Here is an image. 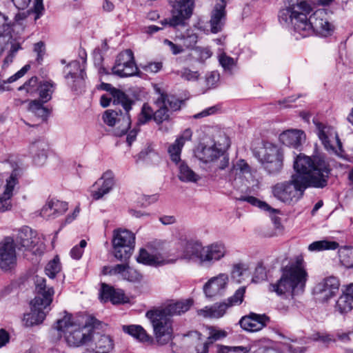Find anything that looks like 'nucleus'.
Wrapping results in <instances>:
<instances>
[{
	"label": "nucleus",
	"instance_id": "obj_1",
	"mask_svg": "<svg viewBox=\"0 0 353 353\" xmlns=\"http://www.w3.org/2000/svg\"><path fill=\"white\" fill-rule=\"evenodd\" d=\"M312 10L307 1L292 0L289 6L280 10L279 20L283 26L293 28L302 37L314 33L322 37L330 35L334 26L328 21L326 12L319 9L307 18Z\"/></svg>",
	"mask_w": 353,
	"mask_h": 353
},
{
	"label": "nucleus",
	"instance_id": "obj_2",
	"mask_svg": "<svg viewBox=\"0 0 353 353\" xmlns=\"http://www.w3.org/2000/svg\"><path fill=\"white\" fill-rule=\"evenodd\" d=\"M99 325L100 321L93 316H87L83 323L65 312L64 316L57 321L53 328L57 332L58 337L63 335L70 346L79 347L92 340L94 337V330Z\"/></svg>",
	"mask_w": 353,
	"mask_h": 353
},
{
	"label": "nucleus",
	"instance_id": "obj_3",
	"mask_svg": "<svg viewBox=\"0 0 353 353\" xmlns=\"http://www.w3.org/2000/svg\"><path fill=\"white\" fill-rule=\"evenodd\" d=\"M293 168L292 175L301 179L309 188H323L327 185L330 169L328 163L321 156L300 153L294 159Z\"/></svg>",
	"mask_w": 353,
	"mask_h": 353
},
{
	"label": "nucleus",
	"instance_id": "obj_4",
	"mask_svg": "<svg viewBox=\"0 0 353 353\" xmlns=\"http://www.w3.org/2000/svg\"><path fill=\"white\" fill-rule=\"evenodd\" d=\"M280 278L269 285V291L282 298L294 296L304 291L308 274L301 257L281 268Z\"/></svg>",
	"mask_w": 353,
	"mask_h": 353
},
{
	"label": "nucleus",
	"instance_id": "obj_5",
	"mask_svg": "<svg viewBox=\"0 0 353 353\" xmlns=\"http://www.w3.org/2000/svg\"><path fill=\"white\" fill-rule=\"evenodd\" d=\"M36 296L30 302L31 311L23 316L26 326L41 323L50 311L54 290L47 286L46 279L36 276L34 280Z\"/></svg>",
	"mask_w": 353,
	"mask_h": 353
},
{
	"label": "nucleus",
	"instance_id": "obj_6",
	"mask_svg": "<svg viewBox=\"0 0 353 353\" xmlns=\"http://www.w3.org/2000/svg\"><path fill=\"white\" fill-rule=\"evenodd\" d=\"M228 252L225 245L221 242L203 246L199 241L188 240L185 242L183 258L194 261L202 267H210L224 259Z\"/></svg>",
	"mask_w": 353,
	"mask_h": 353
},
{
	"label": "nucleus",
	"instance_id": "obj_7",
	"mask_svg": "<svg viewBox=\"0 0 353 353\" xmlns=\"http://www.w3.org/2000/svg\"><path fill=\"white\" fill-rule=\"evenodd\" d=\"M111 94L113 103L121 105L124 112L121 110L117 112L113 110H107L103 115V119L108 125L115 127L114 133L116 136L121 137L125 134L130 128L131 119L129 111L131 110L134 101L123 92L116 88H112Z\"/></svg>",
	"mask_w": 353,
	"mask_h": 353
},
{
	"label": "nucleus",
	"instance_id": "obj_8",
	"mask_svg": "<svg viewBox=\"0 0 353 353\" xmlns=\"http://www.w3.org/2000/svg\"><path fill=\"white\" fill-rule=\"evenodd\" d=\"M307 188L301 179L292 175L289 181L274 185L272 194L279 201L288 205H293L301 199Z\"/></svg>",
	"mask_w": 353,
	"mask_h": 353
},
{
	"label": "nucleus",
	"instance_id": "obj_9",
	"mask_svg": "<svg viewBox=\"0 0 353 353\" xmlns=\"http://www.w3.org/2000/svg\"><path fill=\"white\" fill-rule=\"evenodd\" d=\"M254 155L270 174H277L283 168V155L276 145L265 142Z\"/></svg>",
	"mask_w": 353,
	"mask_h": 353
},
{
	"label": "nucleus",
	"instance_id": "obj_10",
	"mask_svg": "<svg viewBox=\"0 0 353 353\" xmlns=\"http://www.w3.org/2000/svg\"><path fill=\"white\" fill-rule=\"evenodd\" d=\"M146 317L150 321L157 343L163 345L172 339V321L161 308L151 310L146 312Z\"/></svg>",
	"mask_w": 353,
	"mask_h": 353
},
{
	"label": "nucleus",
	"instance_id": "obj_11",
	"mask_svg": "<svg viewBox=\"0 0 353 353\" xmlns=\"http://www.w3.org/2000/svg\"><path fill=\"white\" fill-rule=\"evenodd\" d=\"M112 243L114 257L121 261H126L134 248V234L125 229L114 230Z\"/></svg>",
	"mask_w": 353,
	"mask_h": 353
},
{
	"label": "nucleus",
	"instance_id": "obj_12",
	"mask_svg": "<svg viewBox=\"0 0 353 353\" xmlns=\"http://www.w3.org/2000/svg\"><path fill=\"white\" fill-rule=\"evenodd\" d=\"M171 5L172 17L165 19L161 23L163 26L176 27L183 26L185 21L189 19L193 11L194 3L193 0H168Z\"/></svg>",
	"mask_w": 353,
	"mask_h": 353
},
{
	"label": "nucleus",
	"instance_id": "obj_13",
	"mask_svg": "<svg viewBox=\"0 0 353 353\" xmlns=\"http://www.w3.org/2000/svg\"><path fill=\"white\" fill-rule=\"evenodd\" d=\"M195 156L204 163H212L214 170H223L229 164V158L216 144L199 145Z\"/></svg>",
	"mask_w": 353,
	"mask_h": 353
},
{
	"label": "nucleus",
	"instance_id": "obj_14",
	"mask_svg": "<svg viewBox=\"0 0 353 353\" xmlns=\"http://www.w3.org/2000/svg\"><path fill=\"white\" fill-rule=\"evenodd\" d=\"M14 241L19 250L31 251L35 254L40 253L43 248L37 232L28 226H23L18 230Z\"/></svg>",
	"mask_w": 353,
	"mask_h": 353
},
{
	"label": "nucleus",
	"instance_id": "obj_15",
	"mask_svg": "<svg viewBox=\"0 0 353 353\" xmlns=\"http://www.w3.org/2000/svg\"><path fill=\"white\" fill-rule=\"evenodd\" d=\"M112 71L114 74L120 77L133 76L137 72V67L131 50H125L119 54Z\"/></svg>",
	"mask_w": 353,
	"mask_h": 353
},
{
	"label": "nucleus",
	"instance_id": "obj_16",
	"mask_svg": "<svg viewBox=\"0 0 353 353\" xmlns=\"http://www.w3.org/2000/svg\"><path fill=\"white\" fill-rule=\"evenodd\" d=\"M182 101L173 95L164 93L159 94L156 103L159 109L154 112V119L157 123H162L168 119V111H176L180 109Z\"/></svg>",
	"mask_w": 353,
	"mask_h": 353
},
{
	"label": "nucleus",
	"instance_id": "obj_17",
	"mask_svg": "<svg viewBox=\"0 0 353 353\" xmlns=\"http://www.w3.org/2000/svg\"><path fill=\"white\" fill-rule=\"evenodd\" d=\"M340 283L336 277L327 276L323 279L314 286L313 294L319 301L326 302L336 295Z\"/></svg>",
	"mask_w": 353,
	"mask_h": 353
},
{
	"label": "nucleus",
	"instance_id": "obj_18",
	"mask_svg": "<svg viewBox=\"0 0 353 353\" xmlns=\"http://www.w3.org/2000/svg\"><path fill=\"white\" fill-rule=\"evenodd\" d=\"M17 265V254L14 239L6 237L0 242V268L4 271L13 269Z\"/></svg>",
	"mask_w": 353,
	"mask_h": 353
},
{
	"label": "nucleus",
	"instance_id": "obj_19",
	"mask_svg": "<svg viewBox=\"0 0 353 353\" xmlns=\"http://www.w3.org/2000/svg\"><path fill=\"white\" fill-rule=\"evenodd\" d=\"M229 281V276L226 273H220L210 278L203 288L205 296L212 299L223 295L228 288Z\"/></svg>",
	"mask_w": 353,
	"mask_h": 353
},
{
	"label": "nucleus",
	"instance_id": "obj_20",
	"mask_svg": "<svg viewBox=\"0 0 353 353\" xmlns=\"http://www.w3.org/2000/svg\"><path fill=\"white\" fill-rule=\"evenodd\" d=\"M19 172L14 170L9 176L6 178V184L3 194L0 196V212L8 211L12 208L10 199L19 184Z\"/></svg>",
	"mask_w": 353,
	"mask_h": 353
},
{
	"label": "nucleus",
	"instance_id": "obj_21",
	"mask_svg": "<svg viewBox=\"0 0 353 353\" xmlns=\"http://www.w3.org/2000/svg\"><path fill=\"white\" fill-rule=\"evenodd\" d=\"M114 185V175L110 170L104 172L102 176L92 185L91 196L94 200L101 199L108 194Z\"/></svg>",
	"mask_w": 353,
	"mask_h": 353
},
{
	"label": "nucleus",
	"instance_id": "obj_22",
	"mask_svg": "<svg viewBox=\"0 0 353 353\" xmlns=\"http://www.w3.org/2000/svg\"><path fill=\"white\" fill-rule=\"evenodd\" d=\"M269 321L270 318L265 314L251 312L243 316L239 321V324L244 330L254 332L261 330Z\"/></svg>",
	"mask_w": 353,
	"mask_h": 353
},
{
	"label": "nucleus",
	"instance_id": "obj_23",
	"mask_svg": "<svg viewBox=\"0 0 353 353\" xmlns=\"http://www.w3.org/2000/svg\"><path fill=\"white\" fill-rule=\"evenodd\" d=\"M68 208L66 202L51 199L48 200L43 206L40 215L47 220L54 219L66 212Z\"/></svg>",
	"mask_w": 353,
	"mask_h": 353
},
{
	"label": "nucleus",
	"instance_id": "obj_24",
	"mask_svg": "<svg viewBox=\"0 0 353 353\" xmlns=\"http://www.w3.org/2000/svg\"><path fill=\"white\" fill-rule=\"evenodd\" d=\"M226 2L224 0H216V3L211 13L210 21L211 32L216 34L221 31L225 23Z\"/></svg>",
	"mask_w": 353,
	"mask_h": 353
},
{
	"label": "nucleus",
	"instance_id": "obj_25",
	"mask_svg": "<svg viewBox=\"0 0 353 353\" xmlns=\"http://www.w3.org/2000/svg\"><path fill=\"white\" fill-rule=\"evenodd\" d=\"M334 310L341 314H345L353 310V283L345 287L337 299Z\"/></svg>",
	"mask_w": 353,
	"mask_h": 353
},
{
	"label": "nucleus",
	"instance_id": "obj_26",
	"mask_svg": "<svg viewBox=\"0 0 353 353\" xmlns=\"http://www.w3.org/2000/svg\"><path fill=\"white\" fill-rule=\"evenodd\" d=\"M305 140L303 131L296 129L287 130L279 135V141L283 145L298 148Z\"/></svg>",
	"mask_w": 353,
	"mask_h": 353
},
{
	"label": "nucleus",
	"instance_id": "obj_27",
	"mask_svg": "<svg viewBox=\"0 0 353 353\" xmlns=\"http://www.w3.org/2000/svg\"><path fill=\"white\" fill-rule=\"evenodd\" d=\"M48 145L43 140H37L30 145V152L32 157L34 163L37 166L45 164L48 157Z\"/></svg>",
	"mask_w": 353,
	"mask_h": 353
},
{
	"label": "nucleus",
	"instance_id": "obj_28",
	"mask_svg": "<svg viewBox=\"0 0 353 353\" xmlns=\"http://www.w3.org/2000/svg\"><path fill=\"white\" fill-rule=\"evenodd\" d=\"M137 261L139 263L150 266H159L170 263H174L176 260L165 259L160 254H152L149 253L145 249L139 250Z\"/></svg>",
	"mask_w": 353,
	"mask_h": 353
},
{
	"label": "nucleus",
	"instance_id": "obj_29",
	"mask_svg": "<svg viewBox=\"0 0 353 353\" xmlns=\"http://www.w3.org/2000/svg\"><path fill=\"white\" fill-rule=\"evenodd\" d=\"M244 176L248 181L253 177L252 170L248 163L243 159H239L233 165L228 174L230 181L236 180L237 177Z\"/></svg>",
	"mask_w": 353,
	"mask_h": 353
},
{
	"label": "nucleus",
	"instance_id": "obj_30",
	"mask_svg": "<svg viewBox=\"0 0 353 353\" xmlns=\"http://www.w3.org/2000/svg\"><path fill=\"white\" fill-rule=\"evenodd\" d=\"M101 300L103 302L108 301L113 304H118L125 301V294L121 290H115L112 287L103 283L100 292Z\"/></svg>",
	"mask_w": 353,
	"mask_h": 353
},
{
	"label": "nucleus",
	"instance_id": "obj_31",
	"mask_svg": "<svg viewBox=\"0 0 353 353\" xmlns=\"http://www.w3.org/2000/svg\"><path fill=\"white\" fill-rule=\"evenodd\" d=\"M228 309L226 303L224 302L216 303L210 306L198 310V314L204 318L219 319L223 317Z\"/></svg>",
	"mask_w": 353,
	"mask_h": 353
},
{
	"label": "nucleus",
	"instance_id": "obj_32",
	"mask_svg": "<svg viewBox=\"0 0 353 353\" xmlns=\"http://www.w3.org/2000/svg\"><path fill=\"white\" fill-rule=\"evenodd\" d=\"M12 28L8 18L0 13V56L8 47L12 39Z\"/></svg>",
	"mask_w": 353,
	"mask_h": 353
},
{
	"label": "nucleus",
	"instance_id": "obj_33",
	"mask_svg": "<svg viewBox=\"0 0 353 353\" xmlns=\"http://www.w3.org/2000/svg\"><path fill=\"white\" fill-rule=\"evenodd\" d=\"M192 305L191 300H183L172 303L161 308L169 317L174 315H181L188 311Z\"/></svg>",
	"mask_w": 353,
	"mask_h": 353
},
{
	"label": "nucleus",
	"instance_id": "obj_34",
	"mask_svg": "<svg viewBox=\"0 0 353 353\" xmlns=\"http://www.w3.org/2000/svg\"><path fill=\"white\" fill-rule=\"evenodd\" d=\"M66 74L65 78L67 80L72 79L73 83L84 79L85 73L84 72V65H82L78 61H71L66 67Z\"/></svg>",
	"mask_w": 353,
	"mask_h": 353
},
{
	"label": "nucleus",
	"instance_id": "obj_35",
	"mask_svg": "<svg viewBox=\"0 0 353 353\" xmlns=\"http://www.w3.org/2000/svg\"><path fill=\"white\" fill-rule=\"evenodd\" d=\"M199 36L196 32L192 29H188L183 33L176 34L174 40L182 42L183 48L188 50H194L198 41Z\"/></svg>",
	"mask_w": 353,
	"mask_h": 353
},
{
	"label": "nucleus",
	"instance_id": "obj_36",
	"mask_svg": "<svg viewBox=\"0 0 353 353\" xmlns=\"http://www.w3.org/2000/svg\"><path fill=\"white\" fill-rule=\"evenodd\" d=\"M317 135L325 148L328 149L332 148V139L336 138V134L334 129L330 126L318 123H316Z\"/></svg>",
	"mask_w": 353,
	"mask_h": 353
},
{
	"label": "nucleus",
	"instance_id": "obj_37",
	"mask_svg": "<svg viewBox=\"0 0 353 353\" xmlns=\"http://www.w3.org/2000/svg\"><path fill=\"white\" fill-rule=\"evenodd\" d=\"M95 348L94 353H110L114 348L113 340L108 335H99L98 333L94 336Z\"/></svg>",
	"mask_w": 353,
	"mask_h": 353
},
{
	"label": "nucleus",
	"instance_id": "obj_38",
	"mask_svg": "<svg viewBox=\"0 0 353 353\" xmlns=\"http://www.w3.org/2000/svg\"><path fill=\"white\" fill-rule=\"evenodd\" d=\"M122 330L125 333L133 336L141 342H149L151 337L147 334L144 328L139 325H123Z\"/></svg>",
	"mask_w": 353,
	"mask_h": 353
},
{
	"label": "nucleus",
	"instance_id": "obj_39",
	"mask_svg": "<svg viewBox=\"0 0 353 353\" xmlns=\"http://www.w3.org/2000/svg\"><path fill=\"white\" fill-rule=\"evenodd\" d=\"M179 163L178 177L181 181L185 183H196L200 179L199 176L185 162H180Z\"/></svg>",
	"mask_w": 353,
	"mask_h": 353
},
{
	"label": "nucleus",
	"instance_id": "obj_40",
	"mask_svg": "<svg viewBox=\"0 0 353 353\" xmlns=\"http://www.w3.org/2000/svg\"><path fill=\"white\" fill-rule=\"evenodd\" d=\"M40 100H32L30 101L28 110L42 121H46L50 113V110L43 105Z\"/></svg>",
	"mask_w": 353,
	"mask_h": 353
},
{
	"label": "nucleus",
	"instance_id": "obj_41",
	"mask_svg": "<svg viewBox=\"0 0 353 353\" xmlns=\"http://www.w3.org/2000/svg\"><path fill=\"white\" fill-rule=\"evenodd\" d=\"M339 245L334 241L323 239L314 241L308 245V250L310 252H321L324 250H334Z\"/></svg>",
	"mask_w": 353,
	"mask_h": 353
},
{
	"label": "nucleus",
	"instance_id": "obj_42",
	"mask_svg": "<svg viewBox=\"0 0 353 353\" xmlns=\"http://www.w3.org/2000/svg\"><path fill=\"white\" fill-rule=\"evenodd\" d=\"M39 99L43 103H47L52 98V94L54 90V85L50 81H43L39 85Z\"/></svg>",
	"mask_w": 353,
	"mask_h": 353
},
{
	"label": "nucleus",
	"instance_id": "obj_43",
	"mask_svg": "<svg viewBox=\"0 0 353 353\" xmlns=\"http://www.w3.org/2000/svg\"><path fill=\"white\" fill-rule=\"evenodd\" d=\"M339 256L341 264L347 268H353V248L344 247L339 250Z\"/></svg>",
	"mask_w": 353,
	"mask_h": 353
},
{
	"label": "nucleus",
	"instance_id": "obj_44",
	"mask_svg": "<svg viewBox=\"0 0 353 353\" xmlns=\"http://www.w3.org/2000/svg\"><path fill=\"white\" fill-rule=\"evenodd\" d=\"M127 267L128 264L125 263L117 264L114 266H105L103 268V273L104 274L119 276L122 279L124 280Z\"/></svg>",
	"mask_w": 353,
	"mask_h": 353
},
{
	"label": "nucleus",
	"instance_id": "obj_45",
	"mask_svg": "<svg viewBox=\"0 0 353 353\" xmlns=\"http://www.w3.org/2000/svg\"><path fill=\"white\" fill-rule=\"evenodd\" d=\"M61 270V265L59 259L56 256L47 263L45 268V272L49 278L54 279L60 272Z\"/></svg>",
	"mask_w": 353,
	"mask_h": 353
},
{
	"label": "nucleus",
	"instance_id": "obj_46",
	"mask_svg": "<svg viewBox=\"0 0 353 353\" xmlns=\"http://www.w3.org/2000/svg\"><path fill=\"white\" fill-rule=\"evenodd\" d=\"M251 351L250 345H237L227 346L219 345L217 347V353H249Z\"/></svg>",
	"mask_w": 353,
	"mask_h": 353
},
{
	"label": "nucleus",
	"instance_id": "obj_47",
	"mask_svg": "<svg viewBox=\"0 0 353 353\" xmlns=\"http://www.w3.org/2000/svg\"><path fill=\"white\" fill-rule=\"evenodd\" d=\"M245 292V288L241 287L236 290L232 296L224 300V302L226 303L228 308L234 305H240L243 301Z\"/></svg>",
	"mask_w": 353,
	"mask_h": 353
},
{
	"label": "nucleus",
	"instance_id": "obj_48",
	"mask_svg": "<svg viewBox=\"0 0 353 353\" xmlns=\"http://www.w3.org/2000/svg\"><path fill=\"white\" fill-rule=\"evenodd\" d=\"M183 145L175 141L173 143L170 144L168 148L171 161L175 163L181 162V153Z\"/></svg>",
	"mask_w": 353,
	"mask_h": 353
},
{
	"label": "nucleus",
	"instance_id": "obj_49",
	"mask_svg": "<svg viewBox=\"0 0 353 353\" xmlns=\"http://www.w3.org/2000/svg\"><path fill=\"white\" fill-rule=\"evenodd\" d=\"M236 199L240 201H246L252 205L258 207L259 209L264 211H270L272 210L271 207L267 203L252 196H241Z\"/></svg>",
	"mask_w": 353,
	"mask_h": 353
},
{
	"label": "nucleus",
	"instance_id": "obj_50",
	"mask_svg": "<svg viewBox=\"0 0 353 353\" xmlns=\"http://www.w3.org/2000/svg\"><path fill=\"white\" fill-rule=\"evenodd\" d=\"M125 274V276L124 277V280L130 282L139 283L141 282L143 279V276L139 272L132 268H130L128 265Z\"/></svg>",
	"mask_w": 353,
	"mask_h": 353
},
{
	"label": "nucleus",
	"instance_id": "obj_51",
	"mask_svg": "<svg viewBox=\"0 0 353 353\" xmlns=\"http://www.w3.org/2000/svg\"><path fill=\"white\" fill-rule=\"evenodd\" d=\"M38 79L36 77H31L23 85L19 88V90H25L28 93H34L39 89Z\"/></svg>",
	"mask_w": 353,
	"mask_h": 353
},
{
	"label": "nucleus",
	"instance_id": "obj_52",
	"mask_svg": "<svg viewBox=\"0 0 353 353\" xmlns=\"http://www.w3.org/2000/svg\"><path fill=\"white\" fill-rule=\"evenodd\" d=\"M219 62L225 70H231L236 63L234 59L225 52H221L219 55Z\"/></svg>",
	"mask_w": 353,
	"mask_h": 353
},
{
	"label": "nucleus",
	"instance_id": "obj_53",
	"mask_svg": "<svg viewBox=\"0 0 353 353\" xmlns=\"http://www.w3.org/2000/svg\"><path fill=\"white\" fill-rule=\"evenodd\" d=\"M87 245L85 240L83 239L79 242V245H74L70 250V254L74 259L79 260L81 258L84 248Z\"/></svg>",
	"mask_w": 353,
	"mask_h": 353
},
{
	"label": "nucleus",
	"instance_id": "obj_54",
	"mask_svg": "<svg viewBox=\"0 0 353 353\" xmlns=\"http://www.w3.org/2000/svg\"><path fill=\"white\" fill-rule=\"evenodd\" d=\"M163 43L173 55H177L184 52V48L181 45L175 43L168 39H165Z\"/></svg>",
	"mask_w": 353,
	"mask_h": 353
},
{
	"label": "nucleus",
	"instance_id": "obj_55",
	"mask_svg": "<svg viewBox=\"0 0 353 353\" xmlns=\"http://www.w3.org/2000/svg\"><path fill=\"white\" fill-rule=\"evenodd\" d=\"M178 74L180 77L187 81H196L199 77V73L198 71H192L188 68H184L178 72Z\"/></svg>",
	"mask_w": 353,
	"mask_h": 353
},
{
	"label": "nucleus",
	"instance_id": "obj_56",
	"mask_svg": "<svg viewBox=\"0 0 353 353\" xmlns=\"http://www.w3.org/2000/svg\"><path fill=\"white\" fill-rule=\"evenodd\" d=\"M219 81V74L216 71H212L205 77V85L207 89H210L216 86Z\"/></svg>",
	"mask_w": 353,
	"mask_h": 353
},
{
	"label": "nucleus",
	"instance_id": "obj_57",
	"mask_svg": "<svg viewBox=\"0 0 353 353\" xmlns=\"http://www.w3.org/2000/svg\"><path fill=\"white\" fill-rule=\"evenodd\" d=\"M152 115H154L153 111L150 107L144 105L138 119V124L141 125L145 123L151 119Z\"/></svg>",
	"mask_w": 353,
	"mask_h": 353
},
{
	"label": "nucleus",
	"instance_id": "obj_58",
	"mask_svg": "<svg viewBox=\"0 0 353 353\" xmlns=\"http://www.w3.org/2000/svg\"><path fill=\"white\" fill-rule=\"evenodd\" d=\"M246 270V265L244 263H239L233 265L231 272L232 277L236 279L237 282H240V278L243 275V272Z\"/></svg>",
	"mask_w": 353,
	"mask_h": 353
},
{
	"label": "nucleus",
	"instance_id": "obj_59",
	"mask_svg": "<svg viewBox=\"0 0 353 353\" xmlns=\"http://www.w3.org/2000/svg\"><path fill=\"white\" fill-rule=\"evenodd\" d=\"M265 278H266L265 268L263 265L262 263H259L257 264V265L255 268L252 281L254 282L257 283V282L264 280Z\"/></svg>",
	"mask_w": 353,
	"mask_h": 353
},
{
	"label": "nucleus",
	"instance_id": "obj_60",
	"mask_svg": "<svg viewBox=\"0 0 353 353\" xmlns=\"http://www.w3.org/2000/svg\"><path fill=\"white\" fill-rule=\"evenodd\" d=\"M143 70L146 72L157 73L162 68L161 62H150L142 66Z\"/></svg>",
	"mask_w": 353,
	"mask_h": 353
},
{
	"label": "nucleus",
	"instance_id": "obj_61",
	"mask_svg": "<svg viewBox=\"0 0 353 353\" xmlns=\"http://www.w3.org/2000/svg\"><path fill=\"white\" fill-rule=\"evenodd\" d=\"M194 50L198 53L199 59L202 61L210 58L212 55V52L208 47H196Z\"/></svg>",
	"mask_w": 353,
	"mask_h": 353
},
{
	"label": "nucleus",
	"instance_id": "obj_62",
	"mask_svg": "<svg viewBox=\"0 0 353 353\" xmlns=\"http://www.w3.org/2000/svg\"><path fill=\"white\" fill-rule=\"evenodd\" d=\"M11 336L8 331L0 328V349L6 347L10 342Z\"/></svg>",
	"mask_w": 353,
	"mask_h": 353
},
{
	"label": "nucleus",
	"instance_id": "obj_63",
	"mask_svg": "<svg viewBox=\"0 0 353 353\" xmlns=\"http://www.w3.org/2000/svg\"><path fill=\"white\" fill-rule=\"evenodd\" d=\"M192 137V131L190 128H187L182 132V133L178 137V138L175 140L179 143H182V145L184 146L185 143L187 141L191 140Z\"/></svg>",
	"mask_w": 353,
	"mask_h": 353
},
{
	"label": "nucleus",
	"instance_id": "obj_64",
	"mask_svg": "<svg viewBox=\"0 0 353 353\" xmlns=\"http://www.w3.org/2000/svg\"><path fill=\"white\" fill-rule=\"evenodd\" d=\"M34 51L37 53V60L39 63L43 61L45 54V45L42 41H39L34 44Z\"/></svg>",
	"mask_w": 353,
	"mask_h": 353
}]
</instances>
